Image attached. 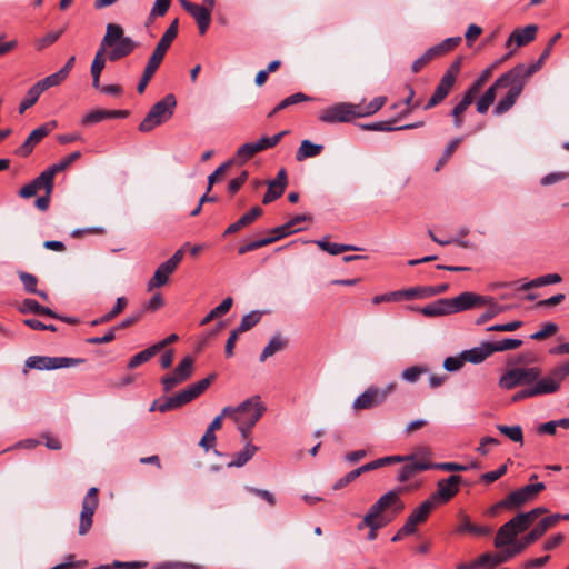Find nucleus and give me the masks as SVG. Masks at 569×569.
<instances>
[{
  "mask_svg": "<svg viewBox=\"0 0 569 569\" xmlns=\"http://www.w3.org/2000/svg\"><path fill=\"white\" fill-rule=\"evenodd\" d=\"M136 47L137 43L130 37L124 36L123 28L120 24L108 23L106 34L91 63V77L101 76L106 67V52L108 48H111V51L108 53L109 60L117 61L129 56Z\"/></svg>",
  "mask_w": 569,
  "mask_h": 569,
  "instance_id": "nucleus-1",
  "label": "nucleus"
},
{
  "mask_svg": "<svg viewBox=\"0 0 569 569\" xmlns=\"http://www.w3.org/2000/svg\"><path fill=\"white\" fill-rule=\"evenodd\" d=\"M533 73L528 66L519 63L496 80V87H500V89L507 88L508 92L495 107V114L506 113L515 106L527 81Z\"/></svg>",
  "mask_w": 569,
  "mask_h": 569,
  "instance_id": "nucleus-2",
  "label": "nucleus"
},
{
  "mask_svg": "<svg viewBox=\"0 0 569 569\" xmlns=\"http://www.w3.org/2000/svg\"><path fill=\"white\" fill-rule=\"evenodd\" d=\"M216 379V373H211L207 378H203L190 386H188L182 391L178 392L177 395L169 397L163 400H156L151 407L150 411H160L166 412L169 410L178 409L196 398H198L200 395H202L209 386L212 383V381Z\"/></svg>",
  "mask_w": 569,
  "mask_h": 569,
  "instance_id": "nucleus-3",
  "label": "nucleus"
},
{
  "mask_svg": "<svg viewBox=\"0 0 569 569\" xmlns=\"http://www.w3.org/2000/svg\"><path fill=\"white\" fill-rule=\"evenodd\" d=\"M264 411L266 407L259 396H252L236 407L228 406L223 408V415H229V418L236 425L243 426H254Z\"/></svg>",
  "mask_w": 569,
  "mask_h": 569,
  "instance_id": "nucleus-4",
  "label": "nucleus"
},
{
  "mask_svg": "<svg viewBox=\"0 0 569 569\" xmlns=\"http://www.w3.org/2000/svg\"><path fill=\"white\" fill-rule=\"evenodd\" d=\"M177 100L173 94H167L154 103L139 124L141 132H150L156 127L167 122L173 114Z\"/></svg>",
  "mask_w": 569,
  "mask_h": 569,
  "instance_id": "nucleus-5",
  "label": "nucleus"
},
{
  "mask_svg": "<svg viewBox=\"0 0 569 569\" xmlns=\"http://www.w3.org/2000/svg\"><path fill=\"white\" fill-rule=\"evenodd\" d=\"M462 64V57L456 58L446 72L442 74L439 83L437 84L432 96L423 107L425 110H429L440 104L453 89L457 78L460 73Z\"/></svg>",
  "mask_w": 569,
  "mask_h": 569,
  "instance_id": "nucleus-6",
  "label": "nucleus"
},
{
  "mask_svg": "<svg viewBox=\"0 0 569 569\" xmlns=\"http://www.w3.org/2000/svg\"><path fill=\"white\" fill-rule=\"evenodd\" d=\"M569 376V361L556 366L550 372L533 381V393L536 396L550 395L557 392L562 381Z\"/></svg>",
  "mask_w": 569,
  "mask_h": 569,
  "instance_id": "nucleus-7",
  "label": "nucleus"
},
{
  "mask_svg": "<svg viewBox=\"0 0 569 569\" xmlns=\"http://www.w3.org/2000/svg\"><path fill=\"white\" fill-rule=\"evenodd\" d=\"M405 506L399 499V492L396 490L388 491L382 495L369 509L362 519L363 525H373L372 519H385L382 513L392 509L395 513L403 510Z\"/></svg>",
  "mask_w": 569,
  "mask_h": 569,
  "instance_id": "nucleus-8",
  "label": "nucleus"
},
{
  "mask_svg": "<svg viewBox=\"0 0 569 569\" xmlns=\"http://www.w3.org/2000/svg\"><path fill=\"white\" fill-rule=\"evenodd\" d=\"M396 382H390L383 388L369 387L355 399L352 408L358 411L380 406L386 401L388 396L396 390Z\"/></svg>",
  "mask_w": 569,
  "mask_h": 569,
  "instance_id": "nucleus-9",
  "label": "nucleus"
},
{
  "mask_svg": "<svg viewBox=\"0 0 569 569\" xmlns=\"http://www.w3.org/2000/svg\"><path fill=\"white\" fill-rule=\"evenodd\" d=\"M541 375L538 367L512 368L507 370L499 379V387L506 390L513 389L519 385H530Z\"/></svg>",
  "mask_w": 569,
  "mask_h": 569,
  "instance_id": "nucleus-10",
  "label": "nucleus"
},
{
  "mask_svg": "<svg viewBox=\"0 0 569 569\" xmlns=\"http://www.w3.org/2000/svg\"><path fill=\"white\" fill-rule=\"evenodd\" d=\"M546 489L543 482L523 486L502 499L501 505L508 506V510H516L528 502L533 501L537 496Z\"/></svg>",
  "mask_w": 569,
  "mask_h": 569,
  "instance_id": "nucleus-11",
  "label": "nucleus"
},
{
  "mask_svg": "<svg viewBox=\"0 0 569 569\" xmlns=\"http://www.w3.org/2000/svg\"><path fill=\"white\" fill-rule=\"evenodd\" d=\"M184 256L183 248L178 249L173 256L167 261L159 264L156 269L154 274L148 282V290H152L153 288H160L164 286L169 277L177 270L178 266L181 263Z\"/></svg>",
  "mask_w": 569,
  "mask_h": 569,
  "instance_id": "nucleus-12",
  "label": "nucleus"
},
{
  "mask_svg": "<svg viewBox=\"0 0 569 569\" xmlns=\"http://www.w3.org/2000/svg\"><path fill=\"white\" fill-rule=\"evenodd\" d=\"M217 0L209 4L202 0V4H196L189 0H179L181 7L196 20L200 34H204L211 23V12Z\"/></svg>",
  "mask_w": 569,
  "mask_h": 569,
  "instance_id": "nucleus-13",
  "label": "nucleus"
},
{
  "mask_svg": "<svg viewBox=\"0 0 569 569\" xmlns=\"http://www.w3.org/2000/svg\"><path fill=\"white\" fill-rule=\"evenodd\" d=\"M82 362V359L68 357L31 356L26 360L27 369L53 370L68 368Z\"/></svg>",
  "mask_w": 569,
  "mask_h": 569,
  "instance_id": "nucleus-14",
  "label": "nucleus"
},
{
  "mask_svg": "<svg viewBox=\"0 0 569 569\" xmlns=\"http://www.w3.org/2000/svg\"><path fill=\"white\" fill-rule=\"evenodd\" d=\"M98 505V489L92 487L88 490L82 501L78 529L79 535L84 536L90 531Z\"/></svg>",
  "mask_w": 569,
  "mask_h": 569,
  "instance_id": "nucleus-15",
  "label": "nucleus"
},
{
  "mask_svg": "<svg viewBox=\"0 0 569 569\" xmlns=\"http://www.w3.org/2000/svg\"><path fill=\"white\" fill-rule=\"evenodd\" d=\"M319 120L325 123L349 122L357 118L356 103L339 102L323 109L319 113Z\"/></svg>",
  "mask_w": 569,
  "mask_h": 569,
  "instance_id": "nucleus-16",
  "label": "nucleus"
},
{
  "mask_svg": "<svg viewBox=\"0 0 569 569\" xmlns=\"http://www.w3.org/2000/svg\"><path fill=\"white\" fill-rule=\"evenodd\" d=\"M461 482L462 478L457 475L439 480L436 491L429 499L432 500L435 505L447 503L459 492Z\"/></svg>",
  "mask_w": 569,
  "mask_h": 569,
  "instance_id": "nucleus-17",
  "label": "nucleus"
},
{
  "mask_svg": "<svg viewBox=\"0 0 569 569\" xmlns=\"http://www.w3.org/2000/svg\"><path fill=\"white\" fill-rule=\"evenodd\" d=\"M194 360L190 356L184 357L171 375L161 378V383L166 392L176 386L187 381L193 373Z\"/></svg>",
  "mask_w": 569,
  "mask_h": 569,
  "instance_id": "nucleus-18",
  "label": "nucleus"
},
{
  "mask_svg": "<svg viewBox=\"0 0 569 569\" xmlns=\"http://www.w3.org/2000/svg\"><path fill=\"white\" fill-rule=\"evenodd\" d=\"M487 301H490L488 299V296H480L471 291H465L455 298H449L450 309L452 313L483 306L485 302Z\"/></svg>",
  "mask_w": 569,
  "mask_h": 569,
  "instance_id": "nucleus-19",
  "label": "nucleus"
},
{
  "mask_svg": "<svg viewBox=\"0 0 569 569\" xmlns=\"http://www.w3.org/2000/svg\"><path fill=\"white\" fill-rule=\"evenodd\" d=\"M56 127V122L51 121L48 123H44L37 129L32 130L31 133L28 136L26 141L16 150V154L21 158H27L31 154L34 147L44 138L47 137L50 131Z\"/></svg>",
  "mask_w": 569,
  "mask_h": 569,
  "instance_id": "nucleus-20",
  "label": "nucleus"
},
{
  "mask_svg": "<svg viewBox=\"0 0 569 569\" xmlns=\"http://www.w3.org/2000/svg\"><path fill=\"white\" fill-rule=\"evenodd\" d=\"M552 527H555L553 519L548 517L542 518L529 533H527L521 540L515 543L516 551L520 553L529 545L533 543L540 537H542L546 531Z\"/></svg>",
  "mask_w": 569,
  "mask_h": 569,
  "instance_id": "nucleus-21",
  "label": "nucleus"
},
{
  "mask_svg": "<svg viewBox=\"0 0 569 569\" xmlns=\"http://www.w3.org/2000/svg\"><path fill=\"white\" fill-rule=\"evenodd\" d=\"M518 555L516 548H507L497 553H482L478 557L479 568L492 569Z\"/></svg>",
  "mask_w": 569,
  "mask_h": 569,
  "instance_id": "nucleus-22",
  "label": "nucleus"
},
{
  "mask_svg": "<svg viewBox=\"0 0 569 569\" xmlns=\"http://www.w3.org/2000/svg\"><path fill=\"white\" fill-rule=\"evenodd\" d=\"M287 187V172L284 169H280L276 179L268 182V190L263 196L262 203L268 204L276 199L280 198Z\"/></svg>",
  "mask_w": 569,
  "mask_h": 569,
  "instance_id": "nucleus-23",
  "label": "nucleus"
},
{
  "mask_svg": "<svg viewBox=\"0 0 569 569\" xmlns=\"http://www.w3.org/2000/svg\"><path fill=\"white\" fill-rule=\"evenodd\" d=\"M128 111L126 110H104L96 109L88 112L81 120L83 126L94 124L107 119L126 118Z\"/></svg>",
  "mask_w": 569,
  "mask_h": 569,
  "instance_id": "nucleus-24",
  "label": "nucleus"
},
{
  "mask_svg": "<svg viewBox=\"0 0 569 569\" xmlns=\"http://www.w3.org/2000/svg\"><path fill=\"white\" fill-rule=\"evenodd\" d=\"M538 28L535 24H529L525 28H519L512 31L509 36L506 47H510L511 43H516L517 47H522L535 40Z\"/></svg>",
  "mask_w": 569,
  "mask_h": 569,
  "instance_id": "nucleus-25",
  "label": "nucleus"
},
{
  "mask_svg": "<svg viewBox=\"0 0 569 569\" xmlns=\"http://www.w3.org/2000/svg\"><path fill=\"white\" fill-rule=\"evenodd\" d=\"M164 56L161 54V53H158L156 51L152 52V54L150 56L149 60H148V63L143 70V73H142V77L138 83V87H137V90L139 93H143L149 81L151 80V78L153 77L154 72L157 71V69L159 68V66L161 64L162 60H163Z\"/></svg>",
  "mask_w": 569,
  "mask_h": 569,
  "instance_id": "nucleus-26",
  "label": "nucleus"
},
{
  "mask_svg": "<svg viewBox=\"0 0 569 569\" xmlns=\"http://www.w3.org/2000/svg\"><path fill=\"white\" fill-rule=\"evenodd\" d=\"M405 465L400 468L397 479L400 482H405L412 478L416 473L425 470L432 469L431 462L407 460L402 461Z\"/></svg>",
  "mask_w": 569,
  "mask_h": 569,
  "instance_id": "nucleus-27",
  "label": "nucleus"
},
{
  "mask_svg": "<svg viewBox=\"0 0 569 569\" xmlns=\"http://www.w3.org/2000/svg\"><path fill=\"white\" fill-rule=\"evenodd\" d=\"M491 349V342H483L479 347L462 351V357L466 362L480 363L493 353Z\"/></svg>",
  "mask_w": 569,
  "mask_h": 569,
  "instance_id": "nucleus-28",
  "label": "nucleus"
},
{
  "mask_svg": "<svg viewBox=\"0 0 569 569\" xmlns=\"http://www.w3.org/2000/svg\"><path fill=\"white\" fill-rule=\"evenodd\" d=\"M262 214V210L259 207L252 208L249 212L244 213L240 219H238L234 223H231L223 232V236H230L242 228L251 224L258 217Z\"/></svg>",
  "mask_w": 569,
  "mask_h": 569,
  "instance_id": "nucleus-29",
  "label": "nucleus"
},
{
  "mask_svg": "<svg viewBox=\"0 0 569 569\" xmlns=\"http://www.w3.org/2000/svg\"><path fill=\"white\" fill-rule=\"evenodd\" d=\"M419 311L426 317H441L452 315L449 298L439 299L422 307Z\"/></svg>",
  "mask_w": 569,
  "mask_h": 569,
  "instance_id": "nucleus-30",
  "label": "nucleus"
},
{
  "mask_svg": "<svg viewBox=\"0 0 569 569\" xmlns=\"http://www.w3.org/2000/svg\"><path fill=\"white\" fill-rule=\"evenodd\" d=\"M288 340L283 338L280 333L274 335L268 342V345L263 348L259 360L260 362H264L269 357H272L274 353L282 351L287 348Z\"/></svg>",
  "mask_w": 569,
  "mask_h": 569,
  "instance_id": "nucleus-31",
  "label": "nucleus"
},
{
  "mask_svg": "<svg viewBox=\"0 0 569 569\" xmlns=\"http://www.w3.org/2000/svg\"><path fill=\"white\" fill-rule=\"evenodd\" d=\"M500 61L492 63L488 68H486L481 74L476 79L472 84L463 93L466 97H469L472 101L475 100L476 96L479 93L480 89L485 86V83L489 80L491 77L493 70L499 64Z\"/></svg>",
  "mask_w": 569,
  "mask_h": 569,
  "instance_id": "nucleus-32",
  "label": "nucleus"
},
{
  "mask_svg": "<svg viewBox=\"0 0 569 569\" xmlns=\"http://www.w3.org/2000/svg\"><path fill=\"white\" fill-rule=\"evenodd\" d=\"M178 19H174L171 24L168 27L166 32L162 34L160 41L153 51L166 56L167 50L170 48L172 41L176 39L178 34Z\"/></svg>",
  "mask_w": 569,
  "mask_h": 569,
  "instance_id": "nucleus-33",
  "label": "nucleus"
},
{
  "mask_svg": "<svg viewBox=\"0 0 569 569\" xmlns=\"http://www.w3.org/2000/svg\"><path fill=\"white\" fill-rule=\"evenodd\" d=\"M457 532L459 533H471L475 536H488L491 532V529L486 526H478L470 521V518L467 515L460 516V525L457 528Z\"/></svg>",
  "mask_w": 569,
  "mask_h": 569,
  "instance_id": "nucleus-34",
  "label": "nucleus"
},
{
  "mask_svg": "<svg viewBox=\"0 0 569 569\" xmlns=\"http://www.w3.org/2000/svg\"><path fill=\"white\" fill-rule=\"evenodd\" d=\"M20 312L22 313H36L40 316H49L51 318H57L58 315L52 311L48 307L41 306L37 300L34 299H24L19 308Z\"/></svg>",
  "mask_w": 569,
  "mask_h": 569,
  "instance_id": "nucleus-35",
  "label": "nucleus"
},
{
  "mask_svg": "<svg viewBox=\"0 0 569 569\" xmlns=\"http://www.w3.org/2000/svg\"><path fill=\"white\" fill-rule=\"evenodd\" d=\"M517 535L515 531H512L510 528L507 527V525H502L496 535L495 538V547L496 548H513L515 543H517L519 540H516Z\"/></svg>",
  "mask_w": 569,
  "mask_h": 569,
  "instance_id": "nucleus-36",
  "label": "nucleus"
},
{
  "mask_svg": "<svg viewBox=\"0 0 569 569\" xmlns=\"http://www.w3.org/2000/svg\"><path fill=\"white\" fill-rule=\"evenodd\" d=\"M386 101V97H377L373 100H371L368 104L356 103L357 118H363L375 114L383 107Z\"/></svg>",
  "mask_w": 569,
  "mask_h": 569,
  "instance_id": "nucleus-37",
  "label": "nucleus"
},
{
  "mask_svg": "<svg viewBox=\"0 0 569 569\" xmlns=\"http://www.w3.org/2000/svg\"><path fill=\"white\" fill-rule=\"evenodd\" d=\"M323 149L322 144H316L310 140H303L297 150V161H303L307 158H313L321 153Z\"/></svg>",
  "mask_w": 569,
  "mask_h": 569,
  "instance_id": "nucleus-38",
  "label": "nucleus"
},
{
  "mask_svg": "<svg viewBox=\"0 0 569 569\" xmlns=\"http://www.w3.org/2000/svg\"><path fill=\"white\" fill-rule=\"evenodd\" d=\"M257 450H258L257 446H254L251 442H247L246 446L243 447V449L241 451H239L238 453H236L234 459L231 460L227 466L229 468L243 467L254 456Z\"/></svg>",
  "mask_w": 569,
  "mask_h": 569,
  "instance_id": "nucleus-39",
  "label": "nucleus"
},
{
  "mask_svg": "<svg viewBox=\"0 0 569 569\" xmlns=\"http://www.w3.org/2000/svg\"><path fill=\"white\" fill-rule=\"evenodd\" d=\"M127 305H128L127 298H124V297L117 298V301H116V305L113 306V308L110 311H107V313L101 316L100 318L92 320L91 326L94 327V326H99V325L107 323V322L111 321L112 319H114L118 315H120L124 310Z\"/></svg>",
  "mask_w": 569,
  "mask_h": 569,
  "instance_id": "nucleus-40",
  "label": "nucleus"
},
{
  "mask_svg": "<svg viewBox=\"0 0 569 569\" xmlns=\"http://www.w3.org/2000/svg\"><path fill=\"white\" fill-rule=\"evenodd\" d=\"M488 299L490 301H487L483 305L488 306V309L476 319V325L478 326L483 325L488 320L507 310V307L496 303L492 297L488 296Z\"/></svg>",
  "mask_w": 569,
  "mask_h": 569,
  "instance_id": "nucleus-41",
  "label": "nucleus"
},
{
  "mask_svg": "<svg viewBox=\"0 0 569 569\" xmlns=\"http://www.w3.org/2000/svg\"><path fill=\"white\" fill-rule=\"evenodd\" d=\"M233 305V299L231 297H227L226 299L222 300V302L217 306L216 308H213L201 321H200V325L201 326H206L208 325L209 322H211L212 320H214L216 318H219L223 315H226L232 307Z\"/></svg>",
  "mask_w": 569,
  "mask_h": 569,
  "instance_id": "nucleus-42",
  "label": "nucleus"
},
{
  "mask_svg": "<svg viewBox=\"0 0 569 569\" xmlns=\"http://www.w3.org/2000/svg\"><path fill=\"white\" fill-rule=\"evenodd\" d=\"M435 506L436 505L429 498L425 500L409 515L411 522H416L417 525L423 523Z\"/></svg>",
  "mask_w": 569,
  "mask_h": 569,
  "instance_id": "nucleus-43",
  "label": "nucleus"
},
{
  "mask_svg": "<svg viewBox=\"0 0 569 569\" xmlns=\"http://www.w3.org/2000/svg\"><path fill=\"white\" fill-rule=\"evenodd\" d=\"M403 459L400 456H388L383 458L376 459L373 461H370L368 463L362 465L358 468L360 476L365 472L372 471L379 468H382L385 466L396 463L398 461H402Z\"/></svg>",
  "mask_w": 569,
  "mask_h": 569,
  "instance_id": "nucleus-44",
  "label": "nucleus"
},
{
  "mask_svg": "<svg viewBox=\"0 0 569 569\" xmlns=\"http://www.w3.org/2000/svg\"><path fill=\"white\" fill-rule=\"evenodd\" d=\"M315 243L323 251H326L330 254H333V256L346 252V251L359 250V248L351 246V244L331 243L325 239L317 240V241H315Z\"/></svg>",
  "mask_w": 569,
  "mask_h": 569,
  "instance_id": "nucleus-45",
  "label": "nucleus"
},
{
  "mask_svg": "<svg viewBox=\"0 0 569 569\" xmlns=\"http://www.w3.org/2000/svg\"><path fill=\"white\" fill-rule=\"evenodd\" d=\"M54 173L50 168H47L42 171L36 179L32 180V183H36V187L41 190L44 189L48 194H51L53 190V178Z\"/></svg>",
  "mask_w": 569,
  "mask_h": 569,
  "instance_id": "nucleus-46",
  "label": "nucleus"
},
{
  "mask_svg": "<svg viewBox=\"0 0 569 569\" xmlns=\"http://www.w3.org/2000/svg\"><path fill=\"white\" fill-rule=\"evenodd\" d=\"M437 57H441L436 46L429 48L420 58L413 61L411 70L413 73H418L425 66Z\"/></svg>",
  "mask_w": 569,
  "mask_h": 569,
  "instance_id": "nucleus-47",
  "label": "nucleus"
},
{
  "mask_svg": "<svg viewBox=\"0 0 569 569\" xmlns=\"http://www.w3.org/2000/svg\"><path fill=\"white\" fill-rule=\"evenodd\" d=\"M258 152L259 150L256 142H247L238 148L236 153V161L239 164H243Z\"/></svg>",
  "mask_w": 569,
  "mask_h": 569,
  "instance_id": "nucleus-48",
  "label": "nucleus"
},
{
  "mask_svg": "<svg viewBox=\"0 0 569 569\" xmlns=\"http://www.w3.org/2000/svg\"><path fill=\"white\" fill-rule=\"evenodd\" d=\"M473 101L469 97L462 96L461 101L452 109L453 126L460 128L463 123L462 114Z\"/></svg>",
  "mask_w": 569,
  "mask_h": 569,
  "instance_id": "nucleus-49",
  "label": "nucleus"
},
{
  "mask_svg": "<svg viewBox=\"0 0 569 569\" xmlns=\"http://www.w3.org/2000/svg\"><path fill=\"white\" fill-rule=\"evenodd\" d=\"M158 352L153 346L138 352L134 355L128 362L129 369H134L138 366L149 361L153 356H156Z\"/></svg>",
  "mask_w": 569,
  "mask_h": 569,
  "instance_id": "nucleus-50",
  "label": "nucleus"
},
{
  "mask_svg": "<svg viewBox=\"0 0 569 569\" xmlns=\"http://www.w3.org/2000/svg\"><path fill=\"white\" fill-rule=\"evenodd\" d=\"M497 429L507 438L512 440L513 442L522 443L523 441V432L522 428L518 425L516 426H506V425H498Z\"/></svg>",
  "mask_w": 569,
  "mask_h": 569,
  "instance_id": "nucleus-51",
  "label": "nucleus"
},
{
  "mask_svg": "<svg viewBox=\"0 0 569 569\" xmlns=\"http://www.w3.org/2000/svg\"><path fill=\"white\" fill-rule=\"evenodd\" d=\"M261 319V312L260 311H251L247 315H244L242 318H241V321L238 326V328H236L238 330V332H246L248 330H250L251 328H253Z\"/></svg>",
  "mask_w": 569,
  "mask_h": 569,
  "instance_id": "nucleus-52",
  "label": "nucleus"
},
{
  "mask_svg": "<svg viewBox=\"0 0 569 569\" xmlns=\"http://www.w3.org/2000/svg\"><path fill=\"white\" fill-rule=\"evenodd\" d=\"M311 100H313V98H311L302 92H297L295 94L287 97L280 103H278L274 107V111H281L290 106H293V104H297L300 102L311 101Z\"/></svg>",
  "mask_w": 569,
  "mask_h": 569,
  "instance_id": "nucleus-53",
  "label": "nucleus"
},
{
  "mask_svg": "<svg viewBox=\"0 0 569 569\" xmlns=\"http://www.w3.org/2000/svg\"><path fill=\"white\" fill-rule=\"evenodd\" d=\"M81 157L80 151H73L67 157L60 159L57 163L50 166L49 168L51 171L57 174L59 172L64 171L67 168H69L74 161H77Z\"/></svg>",
  "mask_w": 569,
  "mask_h": 569,
  "instance_id": "nucleus-54",
  "label": "nucleus"
},
{
  "mask_svg": "<svg viewBox=\"0 0 569 569\" xmlns=\"http://www.w3.org/2000/svg\"><path fill=\"white\" fill-rule=\"evenodd\" d=\"M64 80L66 79L59 72H54V73L43 78L42 80L38 81L33 86L36 88H38L40 93H42L43 91H46L47 89H49L51 87L59 86Z\"/></svg>",
  "mask_w": 569,
  "mask_h": 569,
  "instance_id": "nucleus-55",
  "label": "nucleus"
},
{
  "mask_svg": "<svg viewBox=\"0 0 569 569\" xmlns=\"http://www.w3.org/2000/svg\"><path fill=\"white\" fill-rule=\"evenodd\" d=\"M522 346V340L507 338L497 342H491V350L495 352H501L506 350H513Z\"/></svg>",
  "mask_w": 569,
  "mask_h": 569,
  "instance_id": "nucleus-56",
  "label": "nucleus"
},
{
  "mask_svg": "<svg viewBox=\"0 0 569 569\" xmlns=\"http://www.w3.org/2000/svg\"><path fill=\"white\" fill-rule=\"evenodd\" d=\"M287 133L288 131H281L272 137L260 138L258 141H256L259 152L276 147L280 142L282 137H284Z\"/></svg>",
  "mask_w": 569,
  "mask_h": 569,
  "instance_id": "nucleus-57",
  "label": "nucleus"
},
{
  "mask_svg": "<svg viewBox=\"0 0 569 569\" xmlns=\"http://www.w3.org/2000/svg\"><path fill=\"white\" fill-rule=\"evenodd\" d=\"M40 94L41 93L38 90V88L32 86L28 90L27 96L24 97V99L19 104V113L22 114L27 109L31 108L38 101Z\"/></svg>",
  "mask_w": 569,
  "mask_h": 569,
  "instance_id": "nucleus-58",
  "label": "nucleus"
},
{
  "mask_svg": "<svg viewBox=\"0 0 569 569\" xmlns=\"http://www.w3.org/2000/svg\"><path fill=\"white\" fill-rule=\"evenodd\" d=\"M427 371H428V369L426 367L412 366V367L405 369L401 372V378L408 382L413 383V382L418 381L420 376L426 373Z\"/></svg>",
  "mask_w": 569,
  "mask_h": 569,
  "instance_id": "nucleus-59",
  "label": "nucleus"
},
{
  "mask_svg": "<svg viewBox=\"0 0 569 569\" xmlns=\"http://www.w3.org/2000/svg\"><path fill=\"white\" fill-rule=\"evenodd\" d=\"M170 4L171 0H156L149 13L148 20L152 21L156 18L163 17L169 10Z\"/></svg>",
  "mask_w": 569,
  "mask_h": 569,
  "instance_id": "nucleus-60",
  "label": "nucleus"
},
{
  "mask_svg": "<svg viewBox=\"0 0 569 569\" xmlns=\"http://www.w3.org/2000/svg\"><path fill=\"white\" fill-rule=\"evenodd\" d=\"M301 229H291L290 226L288 224V222H286L282 226H279V227H276L273 228L271 231H270V237H267L268 240H271V243L272 242H276L293 232H298L300 231Z\"/></svg>",
  "mask_w": 569,
  "mask_h": 569,
  "instance_id": "nucleus-61",
  "label": "nucleus"
},
{
  "mask_svg": "<svg viewBox=\"0 0 569 569\" xmlns=\"http://www.w3.org/2000/svg\"><path fill=\"white\" fill-rule=\"evenodd\" d=\"M507 527L510 528L518 536L529 528L527 520L522 513H518L516 517L506 522Z\"/></svg>",
  "mask_w": 569,
  "mask_h": 569,
  "instance_id": "nucleus-62",
  "label": "nucleus"
},
{
  "mask_svg": "<svg viewBox=\"0 0 569 569\" xmlns=\"http://www.w3.org/2000/svg\"><path fill=\"white\" fill-rule=\"evenodd\" d=\"M233 161L234 160L226 161L208 177V191H210L216 181H218L229 170Z\"/></svg>",
  "mask_w": 569,
  "mask_h": 569,
  "instance_id": "nucleus-63",
  "label": "nucleus"
},
{
  "mask_svg": "<svg viewBox=\"0 0 569 569\" xmlns=\"http://www.w3.org/2000/svg\"><path fill=\"white\" fill-rule=\"evenodd\" d=\"M432 456L431 449L429 447H420L417 449V451L412 455L408 456H400L403 460H415V461H426L430 462V458Z\"/></svg>",
  "mask_w": 569,
  "mask_h": 569,
  "instance_id": "nucleus-64",
  "label": "nucleus"
}]
</instances>
